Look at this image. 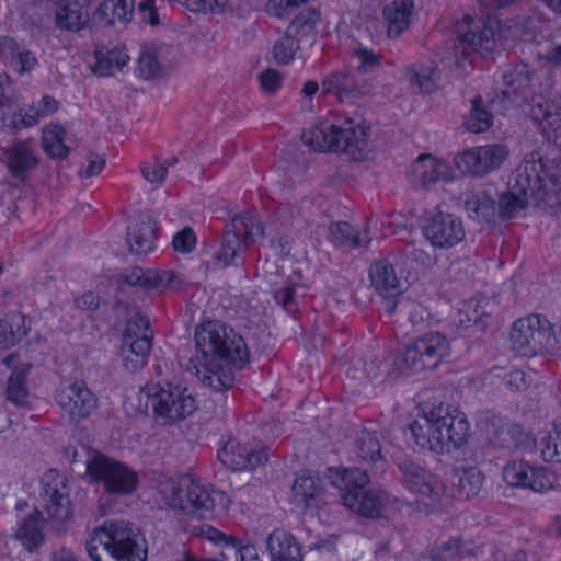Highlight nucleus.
<instances>
[{"mask_svg":"<svg viewBox=\"0 0 561 561\" xmlns=\"http://www.w3.org/2000/svg\"><path fill=\"white\" fill-rule=\"evenodd\" d=\"M32 320L21 313L0 319V347L8 348L20 342L31 330Z\"/></svg>","mask_w":561,"mask_h":561,"instance_id":"nucleus-35","label":"nucleus"},{"mask_svg":"<svg viewBox=\"0 0 561 561\" xmlns=\"http://www.w3.org/2000/svg\"><path fill=\"white\" fill-rule=\"evenodd\" d=\"M55 401L61 415L70 423L78 424L96 410L99 400L83 379L66 378L55 391Z\"/></svg>","mask_w":561,"mask_h":561,"instance_id":"nucleus-14","label":"nucleus"},{"mask_svg":"<svg viewBox=\"0 0 561 561\" xmlns=\"http://www.w3.org/2000/svg\"><path fill=\"white\" fill-rule=\"evenodd\" d=\"M320 495V488L312 477L307 474L296 477L291 486V496L295 504L306 508L318 507Z\"/></svg>","mask_w":561,"mask_h":561,"instance_id":"nucleus-39","label":"nucleus"},{"mask_svg":"<svg viewBox=\"0 0 561 561\" xmlns=\"http://www.w3.org/2000/svg\"><path fill=\"white\" fill-rule=\"evenodd\" d=\"M402 485L411 493L430 501L438 506L447 499L444 482L420 463L404 459L399 463Z\"/></svg>","mask_w":561,"mask_h":561,"instance_id":"nucleus-16","label":"nucleus"},{"mask_svg":"<svg viewBox=\"0 0 561 561\" xmlns=\"http://www.w3.org/2000/svg\"><path fill=\"white\" fill-rule=\"evenodd\" d=\"M105 165L103 157L96 153H90L87 158V165L82 167L79 171L81 178H91L101 173Z\"/></svg>","mask_w":561,"mask_h":561,"instance_id":"nucleus-62","label":"nucleus"},{"mask_svg":"<svg viewBox=\"0 0 561 561\" xmlns=\"http://www.w3.org/2000/svg\"><path fill=\"white\" fill-rule=\"evenodd\" d=\"M468 216L480 222H490L495 215V201L484 191L469 192L465 198Z\"/></svg>","mask_w":561,"mask_h":561,"instance_id":"nucleus-38","label":"nucleus"},{"mask_svg":"<svg viewBox=\"0 0 561 561\" xmlns=\"http://www.w3.org/2000/svg\"><path fill=\"white\" fill-rule=\"evenodd\" d=\"M330 241L341 248L356 249L362 245L368 244L370 238L366 232L360 234L346 221L332 222L329 228Z\"/></svg>","mask_w":561,"mask_h":561,"instance_id":"nucleus-40","label":"nucleus"},{"mask_svg":"<svg viewBox=\"0 0 561 561\" xmlns=\"http://www.w3.org/2000/svg\"><path fill=\"white\" fill-rule=\"evenodd\" d=\"M157 502L167 508L180 512L194 519H209L225 513L230 497L191 476L160 481Z\"/></svg>","mask_w":561,"mask_h":561,"instance_id":"nucleus-2","label":"nucleus"},{"mask_svg":"<svg viewBox=\"0 0 561 561\" xmlns=\"http://www.w3.org/2000/svg\"><path fill=\"white\" fill-rule=\"evenodd\" d=\"M156 227L149 215H140L128 226L127 241L130 252L141 255L151 252L156 244Z\"/></svg>","mask_w":561,"mask_h":561,"instance_id":"nucleus-27","label":"nucleus"},{"mask_svg":"<svg viewBox=\"0 0 561 561\" xmlns=\"http://www.w3.org/2000/svg\"><path fill=\"white\" fill-rule=\"evenodd\" d=\"M539 448L543 460L561 463V423L541 439Z\"/></svg>","mask_w":561,"mask_h":561,"instance_id":"nucleus-50","label":"nucleus"},{"mask_svg":"<svg viewBox=\"0 0 561 561\" xmlns=\"http://www.w3.org/2000/svg\"><path fill=\"white\" fill-rule=\"evenodd\" d=\"M3 154L10 174L21 182H24L28 173L38 164L35 145L32 140L15 142L5 149Z\"/></svg>","mask_w":561,"mask_h":561,"instance_id":"nucleus-25","label":"nucleus"},{"mask_svg":"<svg viewBox=\"0 0 561 561\" xmlns=\"http://www.w3.org/2000/svg\"><path fill=\"white\" fill-rule=\"evenodd\" d=\"M504 383L510 390L523 391L529 387L530 380L526 373L514 369L504 376Z\"/></svg>","mask_w":561,"mask_h":561,"instance_id":"nucleus-60","label":"nucleus"},{"mask_svg":"<svg viewBox=\"0 0 561 561\" xmlns=\"http://www.w3.org/2000/svg\"><path fill=\"white\" fill-rule=\"evenodd\" d=\"M423 234L434 248L450 249L465 240L466 229L461 218L438 211L427 219Z\"/></svg>","mask_w":561,"mask_h":561,"instance_id":"nucleus-19","label":"nucleus"},{"mask_svg":"<svg viewBox=\"0 0 561 561\" xmlns=\"http://www.w3.org/2000/svg\"><path fill=\"white\" fill-rule=\"evenodd\" d=\"M320 15L314 9L304 10L291 21L286 33L300 41L302 37L314 33Z\"/></svg>","mask_w":561,"mask_h":561,"instance_id":"nucleus-47","label":"nucleus"},{"mask_svg":"<svg viewBox=\"0 0 561 561\" xmlns=\"http://www.w3.org/2000/svg\"><path fill=\"white\" fill-rule=\"evenodd\" d=\"M141 392L148 398L157 419L171 424L190 416L196 400L188 388L169 381L147 382Z\"/></svg>","mask_w":561,"mask_h":561,"instance_id":"nucleus-7","label":"nucleus"},{"mask_svg":"<svg viewBox=\"0 0 561 561\" xmlns=\"http://www.w3.org/2000/svg\"><path fill=\"white\" fill-rule=\"evenodd\" d=\"M449 353L448 339L439 332H428L404 346L394 365L404 375L421 373L437 368Z\"/></svg>","mask_w":561,"mask_h":561,"instance_id":"nucleus-9","label":"nucleus"},{"mask_svg":"<svg viewBox=\"0 0 561 561\" xmlns=\"http://www.w3.org/2000/svg\"><path fill=\"white\" fill-rule=\"evenodd\" d=\"M529 198L528 195L510 186V191L501 194L499 198L500 216L504 219L517 216L527 207Z\"/></svg>","mask_w":561,"mask_h":561,"instance_id":"nucleus-46","label":"nucleus"},{"mask_svg":"<svg viewBox=\"0 0 561 561\" xmlns=\"http://www.w3.org/2000/svg\"><path fill=\"white\" fill-rule=\"evenodd\" d=\"M513 190L548 207H561V160L543 162L539 152L527 154L516 168Z\"/></svg>","mask_w":561,"mask_h":561,"instance_id":"nucleus-4","label":"nucleus"},{"mask_svg":"<svg viewBox=\"0 0 561 561\" xmlns=\"http://www.w3.org/2000/svg\"><path fill=\"white\" fill-rule=\"evenodd\" d=\"M87 473L94 482L102 483L104 492L110 495H130L138 485V474L135 470L102 454H96L88 460Z\"/></svg>","mask_w":561,"mask_h":561,"instance_id":"nucleus-12","label":"nucleus"},{"mask_svg":"<svg viewBox=\"0 0 561 561\" xmlns=\"http://www.w3.org/2000/svg\"><path fill=\"white\" fill-rule=\"evenodd\" d=\"M533 116L541 119L547 138L561 148V107L550 103H538L533 108Z\"/></svg>","mask_w":561,"mask_h":561,"instance_id":"nucleus-37","label":"nucleus"},{"mask_svg":"<svg viewBox=\"0 0 561 561\" xmlns=\"http://www.w3.org/2000/svg\"><path fill=\"white\" fill-rule=\"evenodd\" d=\"M15 537L28 551L37 549L43 543V519L39 511L34 510L19 524Z\"/></svg>","mask_w":561,"mask_h":561,"instance_id":"nucleus-36","label":"nucleus"},{"mask_svg":"<svg viewBox=\"0 0 561 561\" xmlns=\"http://www.w3.org/2000/svg\"><path fill=\"white\" fill-rule=\"evenodd\" d=\"M218 459L236 471L254 470L267 461V453L264 448L231 439L218 451Z\"/></svg>","mask_w":561,"mask_h":561,"instance_id":"nucleus-23","label":"nucleus"},{"mask_svg":"<svg viewBox=\"0 0 561 561\" xmlns=\"http://www.w3.org/2000/svg\"><path fill=\"white\" fill-rule=\"evenodd\" d=\"M274 299L288 313H295L298 310L296 301V286L290 282H286L282 288L274 293Z\"/></svg>","mask_w":561,"mask_h":561,"instance_id":"nucleus-55","label":"nucleus"},{"mask_svg":"<svg viewBox=\"0 0 561 561\" xmlns=\"http://www.w3.org/2000/svg\"><path fill=\"white\" fill-rule=\"evenodd\" d=\"M16 102L18 96L10 76L0 72V111L11 110Z\"/></svg>","mask_w":561,"mask_h":561,"instance_id":"nucleus-56","label":"nucleus"},{"mask_svg":"<svg viewBox=\"0 0 561 561\" xmlns=\"http://www.w3.org/2000/svg\"><path fill=\"white\" fill-rule=\"evenodd\" d=\"M410 431L422 449L448 454L468 442L470 424L463 412L440 403L419 414L410 424Z\"/></svg>","mask_w":561,"mask_h":561,"instance_id":"nucleus-3","label":"nucleus"},{"mask_svg":"<svg viewBox=\"0 0 561 561\" xmlns=\"http://www.w3.org/2000/svg\"><path fill=\"white\" fill-rule=\"evenodd\" d=\"M137 72L145 80L153 79L162 73V66L153 53L144 51L137 60Z\"/></svg>","mask_w":561,"mask_h":561,"instance_id":"nucleus-54","label":"nucleus"},{"mask_svg":"<svg viewBox=\"0 0 561 561\" xmlns=\"http://www.w3.org/2000/svg\"><path fill=\"white\" fill-rule=\"evenodd\" d=\"M413 7L412 0H394L383 9L389 37L397 38L408 28Z\"/></svg>","mask_w":561,"mask_h":561,"instance_id":"nucleus-33","label":"nucleus"},{"mask_svg":"<svg viewBox=\"0 0 561 561\" xmlns=\"http://www.w3.org/2000/svg\"><path fill=\"white\" fill-rule=\"evenodd\" d=\"M493 123V116L485 108L481 107L480 100L476 99L470 114L465 119L467 130L471 133H483L488 130Z\"/></svg>","mask_w":561,"mask_h":561,"instance_id":"nucleus-49","label":"nucleus"},{"mask_svg":"<svg viewBox=\"0 0 561 561\" xmlns=\"http://www.w3.org/2000/svg\"><path fill=\"white\" fill-rule=\"evenodd\" d=\"M526 439V433L523 427L515 423H506L502 425L493 436V445L495 447L514 450Z\"/></svg>","mask_w":561,"mask_h":561,"instance_id":"nucleus-45","label":"nucleus"},{"mask_svg":"<svg viewBox=\"0 0 561 561\" xmlns=\"http://www.w3.org/2000/svg\"><path fill=\"white\" fill-rule=\"evenodd\" d=\"M342 501L351 511L368 517L380 516L387 496L377 489H366L369 477L358 468H347L341 473Z\"/></svg>","mask_w":561,"mask_h":561,"instance_id":"nucleus-11","label":"nucleus"},{"mask_svg":"<svg viewBox=\"0 0 561 561\" xmlns=\"http://www.w3.org/2000/svg\"><path fill=\"white\" fill-rule=\"evenodd\" d=\"M58 101L55 98L44 95L36 105H32L26 110L21 124L24 127L36 125L42 118L54 114L58 110Z\"/></svg>","mask_w":561,"mask_h":561,"instance_id":"nucleus-48","label":"nucleus"},{"mask_svg":"<svg viewBox=\"0 0 561 561\" xmlns=\"http://www.w3.org/2000/svg\"><path fill=\"white\" fill-rule=\"evenodd\" d=\"M492 561H527V553L522 549L497 548L492 553Z\"/></svg>","mask_w":561,"mask_h":561,"instance_id":"nucleus-64","label":"nucleus"},{"mask_svg":"<svg viewBox=\"0 0 561 561\" xmlns=\"http://www.w3.org/2000/svg\"><path fill=\"white\" fill-rule=\"evenodd\" d=\"M511 342L513 350L520 356L551 355L557 357L553 325L538 314L516 320L511 329Z\"/></svg>","mask_w":561,"mask_h":561,"instance_id":"nucleus-10","label":"nucleus"},{"mask_svg":"<svg viewBox=\"0 0 561 561\" xmlns=\"http://www.w3.org/2000/svg\"><path fill=\"white\" fill-rule=\"evenodd\" d=\"M405 73L411 85L421 93H432L437 89L439 71L433 65H410Z\"/></svg>","mask_w":561,"mask_h":561,"instance_id":"nucleus-41","label":"nucleus"},{"mask_svg":"<svg viewBox=\"0 0 561 561\" xmlns=\"http://www.w3.org/2000/svg\"><path fill=\"white\" fill-rule=\"evenodd\" d=\"M167 172L168 167L157 160L147 162L141 168L144 179L156 185H160L164 181Z\"/></svg>","mask_w":561,"mask_h":561,"instance_id":"nucleus-58","label":"nucleus"},{"mask_svg":"<svg viewBox=\"0 0 561 561\" xmlns=\"http://www.w3.org/2000/svg\"><path fill=\"white\" fill-rule=\"evenodd\" d=\"M36 65V57L28 50L18 53L14 58V69L19 75L31 72Z\"/></svg>","mask_w":561,"mask_h":561,"instance_id":"nucleus-61","label":"nucleus"},{"mask_svg":"<svg viewBox=\"0 0 561 561\" xmlns=\"http://www.w3.org/2000/svg\"><path fill=\"white\" fill-rule=\"evenodd\" d=\"M353 56L358 61L356 69H354L357 76L374 72L382 65V56L365 47L355 49Z\"/></svg>","mask_w":561,"mask_h":561,"instance_id":"nucleus-52","label":"nucleus"},{"mask_svg":"<svg viewBox=\"0 0 561 561\" xmlns=\"http://www.w3.org/2000/svg\"><path fill=\"white\" fill-rule=\"evenodd\" d=\"M369 128L351 118L330 124L323 122L305 130L301 139L316 151H342L355 160H362L368 151Z\"/></svg>","mask_w":561,"mask_h":561,"instance_id":"nucleus-6","label":"nucleus"},{"mask_svg":"<svg viewBox=\"0 0 561 561\" xmlns=\"http://www.w3.org/2000/svg\"><path fill=\"white\" fill-rule=\"evenodd\" d=\"M134 0H103L94 13V20L111 25L116 21L127 23L133 18Z\"/></svg>","mask_w":561,"mask_h":561,"instance_id":"nucleus-34","label":"nucleus"},{"mask_svg":"<svg viewBox=\"0 0 561 561\" xmlns=\"http://www.w3.org/2000/svg\"><path fill=\"white\" fill-rule=\"evenodd\" d=\"M195 344L202 382L216 391L230 389L234 381L230 365L243 368L250 359L243 337L220 321H207L196 328Z\"/></svg>","mask_w":561,"mask_h":561,"instance_id":"nucleus-1","label":"nucleus"},{"mask_svg":"<svg viewBox=\"0 0 561 561\" xmlns=\"http://www.w3.org/2000/svg\"><path fill=\"white\" fill-rule=\"evenodd\" d=\"M121 278L130 286H139L154 291L181 289L186 283L183 275L172 270H144L141 267L131 268L121 275Z\"/></svg>","mask_w":561,"mask_h":561,"instance_id":"nucleus-22","label":"nucleus"},{"mask_svg":"<svg viewBox=\"0 0 561 561\" xmlns=\"http://www.w3.org/2000/svg\"><path fill=\"white\" fill-rule=\"evenodd\" d=\"M43 147L45 152L53 158H66L70 147L67 142L65 128L58 124L46 126L43 130Z\"/></svg>","mask_w":561,"mask_h":561,"instance_id":"nucleus-43","label":"nucleus"},{"mask_svg":"<svg viewBox=\"0 0 561 561\" xmlns=\"http://www.w3.org/2000/svg\"><path fill=\"white\" fill-rule=\"evenodd\" d=\"M484 314V308L482 300L478 298H471L460 304L458 308V322L461 325H470L477 323L482 319Z\"/></svg>","mask_w":561,"mask_h":561,"instance_id":"nucleus-53","label":"nucleus"},{"mask_svg":"<svg viewBox=\"0 0 561 561\" xmlns=\"http://www.w3.org/2000/svg\"><path fill=\"white\" fill-rule=\"evenodd\" d=\"M411 175L424 187L439 181L448 182L454 178L453 170L446 161L430 154H422L413 162Z\"/></svg>","mask_w":561,"mask_h":561,"instance_id":"nucleus-26","label":"nucleus"},{"mask_svg":"<svg viewBox=\"0 0 561 561\" xmlns=\"http://www.w3.org/2000/svg\"><path fill=\"white\" fill-rule=\"evenodd\" d=\"M92 561H145L146 549L130 523L111 522L96 527L85 543Z\"/></svg>","mask_w":561,"mask_h":561,"instance_id":"nucleus-5","label":"nucleus"},{"mask_svg":"<svg viewBox=\"0 0 561 561\" xmlns=\"http://www.w3.org/2000/svg\"><path fill=\"white\" fill-rule=\"evenodd\" d=\"M173 249L180 253H190L196 245V236L191 227H185L172 240Z\"/></svg>","mask_w":561,"mask_h":561,"instance_id":"nucleus-57","label":"nucleus"},{"mask_svg":"<svg viewBox=\"0 0 561 561\" xmlns=\"http://www.w3.org/2000/svg\"><path fill=\"white\" fill-rule=\"evenodd\" d=\"M95 62L92 70L95 75L105 77L112 76L115 71L122 70L129 61L125 46L113 45L98 46L94 51Z\"/></svg>","mask_w":561,"mask_h":561,"instance_id":"nucleus-30","label":"nucleus"},{"mask_svg":"<svg viewBox=\"0 0 561 561\" xmlns=\"http://www.w3.org/2000/svg\"><path fill=\"white\" fill-rule=\"evenodd\" d=\"M510 150L503 144L476 146L455 157V165L465 175L483 178L502 167Z\"/></svg>","mask_w":561,"mask_h":561,"instance_id":"nucleus-15","label":"nucleus"},{"mask_svg":"<svg viewBox=\"0 0 561 561\" xmlns=\"http://www.w3.org/2000/svg\"><path fill=\"white\" fill-rule=\"evenodd\" d=\"M460 548V541L458 539H453L437 548L434 557L442 559L443 561H451L457 556L461 554Z\"/></svg>","mask_w":561,"mask_h":561,"instance_id":"nucleus-63","label":"nucleus"},{"mask_svg":"<svg viewBox=\"0 0 561 561\" xmlns=\"http://www.w3.org/2000/svg\"><path fill=\"white\" fill-rule=\"evenodd\" d=\"M371 285L385 297H397L401 291V283L394 268L386 260L371 264L369 270Z\"/></svg>","mask_w":561,"mask_h":561,"instance_id":"nucleus-32","label":"nucleus"},{"mask_svg":"<svg viewBox=\"0 0 561 561\" xmlns=\"http://www.w3.org/2000/svg\"><path fill=\"white\" fill-rule=\"evenodd\" d=\"M353 453L359 461L380 460L382 456L379 434L376 431L363 430L355 440Z\"/></svg>","mask_w":561,"mask_h":561,"instance_id":"nucleus-42","label":"nucleus"},{"mask_svg":"<svg viewBox=\"0 0 561 561\" xmlns=\"http://www.w3.org/2000/svg\"><path fill=\"white\" fill-rule=\"evenodd\" d=\"M262 234L263 227L253 216H234L224 232L220 248L215 253V260L222 266L236 263L255 238Z\"/></svg>","mask_w":561,"mask_h":561,"instance_id":"nucleus-13","label":"nucleus"},{"mask_svg":"<svg viewBox=\"0 0 561 561\" xmlns=\"http://www.w3.org/2000/svg\"><path fill=\"white\" fill-rule=\"evenodd\" d=\"M457 38L463 54L468 51L489 53L494 48V31L482 20L465 16L457 26Z\"/></svg>","mask_w":561,"mask_h":561,"instance_id":"nucleus-24","label":"nucleus"},{"mask_svg":"<svg viewBox=\"0 0 561 561\" xmlns=\"http://www.w3.org/2000/svg\"><path fill=\"white\" fill-rule=\"evenodd\" d=\"M259 80L264 92L274 94L280 88L283 77L275 69H266L260 75Z\"/></svg>","mask_w":561,"mask_h":561,"instance_id":"nucleus-59","label":"nucleus"},{"mask_svg":"<svg viewBox=\"0 0 561 561\" xmlns=\"http://www.w3.org/2000/svg\"><path fill=\"white\" fill-rule=\"evenodd\" d=\"M267 550L272 561H302L300 545L291 534L283 529L270 534Z\"/></svg>","mask_w":561,"mask_h":561,"instance_id":"nucleus-31","label":"nucleus"},{"mask_svg":"<svg viewBox=\"0 0 561 561\" xmlns=\"http://www.w3.org/2000/svg\"><path fill=\"white\" fill-rule=\"evenodd\" d=\"M299 49V39L291 37L285 32L273 46V58L279 65H287Z\"/></svg>","mask_w":561,"mask_h":561,"instance_id":"nucleus-51","label":"nucleus"},{"mask_svg":"<svg viewBox=\"0 0 561 561\" xmlns=\"http://www.w3.org/2000/svg\"><path fill=\"white\" fill-rule=\"evenodd\" d=\"M504 481L517 488L530 489L535 492L551 490L556 482L552 472L541 467L530 466L526 461H512L503 468Z\"/></svg>","mask_w":561,"mask_h":561,"instance_id":"nucleus-20","label":"nucleus"},{"mask_svg":"<svg viewBox=\"0 0 561 561\" xmlns=\"http://www.w3.org/2000/svg\"><path fill=\"white\" fill-rule=\"evenodd\" d=\"M42 505L51 520L66 522L71 516V503L66 478L56 470L46 472L41 481Z\"/></svg>","mask_w":561,"mask_h":561,"instance_id":"nucleus-17","label":"nucleus"},{"mask_svg":"<svg viewBox=\"0 0 561 561\" xmlns=\"http://www.w3.org/2000/svg\"><path fill=\"white\" fill-rule=\"evenodd\" d=\"M456 494L460 500H469L478 494L483 483L482 473L476 468H468L455 472Z\"/></svg>","mask_w":561,"mask_h":561,"instance_id":"nucleus-44","label":"nucleus"},{"mask_svg":"<svg viewBox=\"0 0 561 561\" xmlns=\"http://www.w3.org/2000/svg\"><path fill=\"white\" fill-rule=\"evenodd\" d=\"M152 331L149 320L142 316L129 321L123 336L121 350H130L137 355L149 356L151 350Z\"/></svg>","mask_w":561,"mask_h":561,"instance_id":"nucleus-28","label":"nucleus"},{"mask_svg":"<svg viewBox=\"0 0 561 561\" xmlns=\"http://www.w3.org/2000/svg\"><path fill=\"white\" fill-rule=\"evenodd\" d=\"M19 355L15 353L9 354L2 360V363L10 369L12 373L8 380L7 388V397L8 400L13 402L14 404H25L27 399V388L25 385V377L31 369V365L28 363H20L18 365Z\"/></svg>","mask_w":561,"mask_h":561,"instance_id":"nucleus-29","label":"nucleus"},{"mask_svg":"<svg viewBox=\"0 0 561 561\" xmlns=\"http://www.w3.org/2000/svg\"><path fill=\"white\" fill-rule=\"evenodd\" d=\"M371 84L360 79L352 68H341L323 76L321 94L332 95L340 103L355 101L367 94Z\"/></svg>","mask_w":561,"mask_h":561,"instance_id":"nucleus-18","label":"nucleus"},{"mask_svg":"<svg viewBox=\"0 0 561 561\" xmlns=\"http://www.w3.org/2000/svg\"><path fill=\"white\" fill-rule=\"evenodd\" d=\"M535 72L527 65H519L503 75L505 88L499 96L504 108L520 107L533 95V77Z\"/></svg>","mask_w":561,"mask_h":561,"instance_id":"nucleus-21","label":"nucleus"},{"mask_svg":"<svg viewBox=\"0 0 561 561\" xmlns=\"http://www.w3.org/2000/svg\"><path fill=\"white\" fill-rule=\"evenodd\" d=\"M449 353L448 339L439 332H428L404 346L394 365L404 375L421 373L437 368Z\"/></svg>","mask_w":561,"mask_h":561,"instance_id":"nucleus-8","label":"nucleus"}]
</instances>
